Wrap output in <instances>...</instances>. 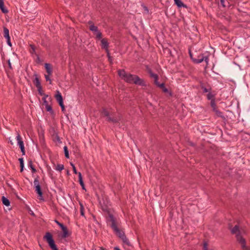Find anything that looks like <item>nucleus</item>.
I'll list each match as a JSON object with an SVG mask.
<instances>
[{
    "mask_svg": "<svg viewBox=\"0 0 250 250\" xmlns=\"http://www.w3.org/2000/svg\"><path fill=\"white\" fill-rule=\"evenodd\" d=\"M6 40H7V43L8 44V45L9 46H10V47L12 46V43L11 42V41H10V38H8V39H6Z\"/></svg>",
    "mask_w": 250,
    "mask_h": 250,
    "instance_id": "44",
    "label": "nucleus"
},
{
    "mask_svg": "<svg viewBox=\"0 0 250 250\" xmlns=\"http://www.w3.org/2000/svg\"><path fill=\"white\" fill-rule=\"evenodd\" d=\"M148 73L149 74L150 77L151 78H153L154 79V83L155 85H157L158 84V76L157 74L153 73L151 69L148 70Z\"/></svg>",
    "mask_w": 250,
    "mask_h": 250,
    "instance_id": "9",
    "label": "nucleus"
},
{
    "mask_svg": "<svg viewBox=\"0 0 250 250\" xmlns=\"http://www.w3.org/2000/svg\"><path fill=\"white\" fill-rule=\"evenodd\" d=\"M34 186H37V185H40L39 180V177H37L34 181Z\"/></svg>",
    "mask_w": 250,
    "mask_h": 250,
    "instance_id": "38",
    "label": "nucleus"
},
{
    "mask_svg": "<svg viewBox=\"0 0 250 250\" xmlns=\"http://www.w3.org/2000/svg\"><path fill=\"white\" fill-rule=\"evenodd\" d=\"M0 9L2 12L4 14H6L8 12V10L4 7V0H0Z\"/></svg>",
    "mask_w": 250,
    "mask_h": 250,
    "instance_id": "15",
    "label": "nucleus"
},
{
    "mask_svg": "<svg viewBox=\"0 0 250 250\" xmlns=\"http://www.w3.org/2000/svg\"><path fill=\"white\" fill-rule=\"evenodd\" d=\"M213 111L215 113L216 115L218 117L221 118L223 120L226 119L225 117L223 115V113L221 111H219L217 108Z\"/></svg>",
    "mask_w": 250,
    "mask_h": 250,
    "instance_id": "21",
    "label": "nucleus"
},
{
    "mask_svg": "<svg viewBox=\"0 0 250 250\" xmlns=\"http://www.w3.org/2000/svg\"><path fill=\"white\" fill-rule=\"evenodd\" d=\"M63 149H64V152L65 157L66 158H69V152H68V150L67 147L66 146H64V147H63Z\"/></svg>",
    "mask_w": 250,
    "mask_h": 250,
    "instance_id": "32",
    "label": "nucleus"
},
{
    "mask_svg": "<svg viewBox=\"0 0 250 250\" xmlns=\"http://www.w3.org/2000/svg\"><path fill=\"white\" fill-rule=\"evenodd\" d=\"M120 120H121V119H120V117H109L107 119V121L108 122H112V123H114V124L119 123V121H120Z\"/></svg>",
    "mask_w": 250,
    "mask_h": 250,
    "instance_id": "14",
    "label": "nucleus"
},
{
    "mask_svg": "<svg viewBox=\"0 0 250 250\" xmlns=\"http://www.w3.org/2000/svg\"><path fill=\"white\" fill-rule=\"evenodd\" d=\"M55 223H56L58 225H59L60 224V222H59V221H58V220H55Z\"/></svg>",
    "mask_w": 250,
    "mask_h": 250,
    "instance_id": "54",
    "label": "nucleus"
},
{
    "mask_svg": "<svg viewBox=\"0 0 250 250\" xmlns=\"http://www.w3.org/2000/svg\"><path fill=\"white\" fill-rule=\"evenodd\" d=\"M106 53L107 54V57L108 58V61L110 63H112L113 59L112 57L110 56L109 50L107 51V52H106Z\"/></svg>",
    "mask_w": 250,
    "mask_h": 250,
    "instance_id": "36",
    "label": "nucleus"
},
{
    "mask_svg": "<svg viewBox=\"0 0 250 250\" xmlns=\"http://www.w3.org/2000/svg\"><path fill=\"white\" fill-rule=\"evenodd\" d=\"M174 0V2H175V4H176L178 7H185V8L187 7V5L186 4H184L181 1V0Z\"/></svg>",
    "mask_w": 250,
    "mask_h": 250,
    "instance_id": "23",
    "label": "nucleus"
},
{
    "mask_svg": "<svg viewBox=\"0 0 250 250\" xmlns=\"http://www.w3.org/2000/svg\"><path fill=\"white\" fill-rule=\"evenodd\" d=\"M20 165V172H22L23 171L24 168V161L23 158H20L19 159Z\"/></svg>",
    "mask_w": 250,
    "mask_h": 250,
    "instance_id": "26",
    "label": "nucleus"
},
{
    "mask_svg": "<svg viewBox=\"0 0 250 250\" xmlns=\"http://www.w3.org/2000/svg\"><path fill=\"white\" fill-rule=\"evenodd\" d=\"M45 108L47 111L50 112V114L54 115V111L52 109V106L50 105H46Z\"/></svg>",
    "mask_w": 250,
    "mask_h": 250,
    "instance_id": "29",
    "label": "nucleus"
},
{
    "mask_svg": "<svg viewBox=\"0 0 250 250\" xmlns=\"http://www.w3.org/2000/svg\"><path fill=\"white\" fill-rule=\"evenodd\" d=\"M203 249H204V250H208V243L207 242H204V243Z\"/></svg>",
    "mask_w": 250,
    "mask_h": 250,
    "instance_id": "43",
    "label": "nucleus"
},
{
    "mask_svg": "<svg viewBox=\"0 0 250 250\" xmlns=\"http://www.w3.org/2000/svg\"><path fill=\"white\" fill-rule=\"evenodd\" d=\"M43 97L42 98V100L43 101V102H44V101H46V98H47L48 97V95H46V94H44L43 95Z\"/></svg>",
    "mask_w": 250,
    "mask_h": 250,
    "instance_id": "46",
    "label": "nucleus"
},
{
    "mask_svg": "<svg viewBox=\"0 0 250 250\" xmlns=\"http://www.w3.org/2000/svg\"><path fill=\"white\" fill-rule=\"evenodd\" d=\"M125 81L129 83H134L141 86H146V84L144 80L139 78V76L136 75L131 74H127Z\"/></svg>",
    "mask_w": 250,
    "mask_h": 250,
    "instance_id": "3",
    "label": "nucleus"
},
{
    "mask_svg": "<svg viewBox=\"0 0 250 250\" xmlns=\"http://www.w3.org/2000/svg\"><path fill=\"white\" fill-rule=\"evenodd\" d=\"M200 86L203 90V93H207L211 91L212 88L209 84L202 82H200Z\"/></svg>",
    "mask_w": 250,
    "mask_h": 250,
    "instance_id": "7",
    "label": "nucleus"
},
{
    "mask_svg": "<svg viewBox=\"0 0 250 250\" xmlns=\"http://www.w3.org/2000/svg\"><path fill=\"white\" fill-rule=\"evenodd\" d=\"M101 46L102 49L105 50V52L109 51V42L106 38H102L101 40Z\"/></svg>",
    "mask_w": 250,
    "mask_h": 250,
    "instance_id": "8",
    "label": "nucleus"
},
{
    "mask_svg": "<svg viewBox=\"0 0 250 250\" xmlns=\"http://www.w3.org/2000/svg\"><path fill=\"white\" fill-rule=\"evenodd\" d=\"M17 140L18 141V145L22 152V155H24L25 154V150L24 149L23 142L22 140L21 135L19 133H18L17 136Z\"/></svg>",
    "mask_w": 250,
    "mask_h": 250,
    "instance_id": "6",
    "label": "nucleus"
},
{
    "mask_svg": "<svg viewBox=\"0 0 250 250\" xmlns=\"http://www.w3.org/2000/svg\"><path fill=\"white\" fill-rule=\"evenodd\" d=\"M110 223V227L112 229L115 234L122 240L123 242L127 246H130V243L128 239L126 238L124 231L120 229L118 227L119 223L117 219L112 214H109V217L107 219V223Z\"/></svg>",
    "mask_w": 250,
    "mask_h": 250,
    "instance_id": "1",
    "label": "nucleus"
},
{
    "mask_svg": "<svg viewBox=\"0 0 250 250\" xmlns=\"http://www.w3.org/2000/svg\"><path fill=\"white\" fill-rule=\"evenodd\" d=\"M80 205V212L82 216H84V207L83 204L81 202L79 203Z\"/></svg>",
    "mask_w": 250,
    "mask_h": 250,
    "instance_id": "35",
    "label": "nucleus"
},
{
    "mask_svg": "<svg viewBox=\"0 0 250 250\" xmlns=\"http://www.w3.org/2000/svg\"><path fill=\"white\" fill-rule=\"evenodd\" d=\"M59 105L61 106V107H62V106H64V104H63V101H62V102H61L59 103Z\"/></svg>",
    "mask_w": 250,
    "mask_h": 250,
    "instance_id": "49",
    "label": "nucleus"
},
{
    "mask_svg": "<svg viewBox=\"0 0 250 250\" xmlns=\"http://www.w3.org/2000/svg\"><path fill=\"white\" fill-rule=\"evenodd\" d=\"M94 33V34L96 36V39L97 40H100L102 38V32L99 30L98 28L97 27V30L96 31H92Z\"/></svg>",
    "mask_w": 250,
    "mask_h": 250,
    "instance_id": "18",
    "label": "nucleus"
},
{
    "mask_svg": "<svg viewBox=\"0 0 250 250\" xmlns=\"http://www.w3.org/2000/svg\"><path fill=\"white\" fill-rule=\"evenodd\" d=\"M10 144H11V145H13V143H12V142L11 141H10Z\"/></svg>",
    "mask_w": 250,
    "mask_h": 250,
    "instance_id": "59",
    "label": "nucleus"
},
{
    "mask_svg": "<svg viewBox=\"0 0 250 250\" xmlns=\"http://www.w3.org/2000/svg\"><path fill=\"white\" fill-rule=\"evenodd\" d=\"M118 74L122 79L125 81V78H126L127 73H126L124 69H119L118 70Z\"/></svg>",
    "mask_w": 250,
    "mask_h": 250,
    "instance_id": "11",
    "label": "nucleus"
},
{
    "mask_svg": "<svg viewBox=\"0 0 250 250\" xmlns=\"http://www.w3.org/2000/svg\"><path fill=\"white\" fill-rule=\"evenodd\" d=\"M89 25V29L91 31H96L97 30V26H95L93 22L92 21H89L87 22Z\"/></svg>",
    "mask_w": 250,
    "mask_h": 250,
    "instance_id": "12",
    "label": "nucleus"
},
{
    "mask_svg": "<svg viewBox=\"0 0 250 250\" xmlns=\"http://www.w3.org/2000/svg\"><path fill=\"white\" fill-rule=\"evenodd\" d=\"M44 66L46 71V72L49 75H52V69L51 66L50 64L46 63L44 64Z\"/></svg>",
    "mask_w": 250,
    "mask_h": 250,
    "instance_id": "17",
    "label": "nucleus"
},
{
    "mask_svg": "<svg viewBox=\"0 0 250 250\" xmlns=\"http://www.w3.org/2000/svg\"><path fill=\"white\" fill-rule=\"evenodd\" d=\"M29 46L30 47V49H29V51L30 53L33 55V54H35L36 55L37 54L36 52V46L35 45L32 44H30Z\"/></svg>",
    "mask_w": 250,
    "mask_h": 250,
    "instance_id": "22",
    "label": "nucleus"
},
{
    "mask_svg": "<svg viewBox=\"0 0 250 250\" xmlns=\"http://www.w3.org/2000/svg\"><path fill=\"white\" fill-rule=\"evenodd\" d=\"M102 114L105 116L107 117V119L109 117V112L105 109L104 108L102 110Z\"/></svg>",
    "mask_w": 250,
    "mask_h": 250,
    "instance_id": "33",
    "label": "nucleus"
},
{
    "mask_svg": "<svg viewBox=\"0 0 250 250\" xmlns=\"http://www.w3.org/2000/svg\"><path fill=\"white\" fill-rule=\"evenodd\" d=\"M35 191H36V193L38 194L39 196L42 197L43 193H42L40 185H37V186H35Z\"/></svg>",
    "mask_w": 250,
    "mask_h": 250,
    "instance_id": "20",
    "label": "nucleus"
},
{
    "mask_svg": "<svg viewBox=\"0 0 250 250\" xmlns=\"http://www.w3.org/2000/svg\"><path fill=\"white\" fill-rule=\"evenodd\" d=\"M67 175H69V171H68V170H67Z\"/></svg>",
    "mask_w": 250,
    "mask_h": 250,
    "instance_id": "58",
    "label": "nucleus"
},
{
    "mask_svg": "<svg viewBox=\"0 0 250 250\" xmlns=\"http://www.w3.org/2000/svg\"><path fill=\"white\" fill-rule=\"evenodd\" d=\"M43 104L45 105V106H46V105H49L47 101H44Z\"/></svg>",
    "mask_w": 250,
    "mask_h": 250,
    "instance_id": "52",
    "label": "nucleus"
},
{
    "mask_svg": "<svg viewBox=\"0 0 250 250\" xmlns=\"http://www.w3.org/2000/svg\"><path fill=\"white\" fill-rule=\"evenodd\" d=\"M28 165H29V167L31 169L32 172L33 173H35L37 171V170H36V168L34 167L32 161L31 160H29Z\"/></svg>",
    "mask_w": 250,
    "mask_h": 250,
    "instance_id": "28",
    "label": "nucleus"
},
{
    "mask_svg": "<svg viewBox=\"0 0 250 250\" xmlns=\"http://www.w3.org/2000/svg\"><path fill=\"white\" fill-rule=\"evenodd\" d=\"M78 177H79V182L81 186L82 189L83 190H86V189L85 188V186L83 183V180L82 175L81 172L78 173Z\"/></svg>",
    "mask_w": 250,
    "mask_h": 250,
    "instance_id": "16",
    "label": "nucleus"
},
{
    "mask_svg": "<svg viewBox=\"0 0 250 250\" xmlns=\"http://www.w3.org/2000/svg\"><path fill=\"white\" fill-rule=\"evenodd\" d=\"M64 169V166L62 164H58L55 168V169L61 171L62 170Z\"/></svg>",
    "mask_w": 250,
    "mask_h": 250,
    "instance_id": "31",
    "label": "nucleus"
},
{
    "mask_svg": "<svg viewBox=\"0 0 250 250\" xmlns=\"http://www.w3.org/2000/svg\"><path fill=\"white\" fill-rule=\"evenodd\" d=\"M100 250H105V249L103 247H100Z\"/></svg>",
    "mask_w": 250,
    "mask_h": 250,
    "instance_id": "57",
    "label": "nucleus"
},
{
    "mask_svg": "<svg viewBox=\"0 0 250 250\" xmlns=\"http://www.w3.org/2000/svg\"><path fill=\"white\" fill-rule=\"evenodd\" d=\"M1 200H2V203L3 205H4L5 206H6L7 207H8L10 206V202L9 200L7 198H6L5 197L3 196H2Z\"/></svg>",
    "mask_w": 250,
    "mask_h": 250,
    "instance_id": "24",
    "label": "nucleus"
},
{
    "mask_svg": "<svg viewBox=\"0 0 250 250\" xmlns=\"http://www.w3.org/2000/svg\"><path fill=\"white\" fill-rule=\"evenodd\" d=\"M43 238L46 240L52 250H59L55 243L51 233L49 232H46L45 235L43 236Z\"/></svg>",
    "mask_w": 250,
    "mask_h": 250,
    "instance_id": "4",
    "label": "nucleus"
},
{
    "mask_svg": "<svg viewBox=\"0 0 250 250\" xmlns=\"http://www.w3.org/2000/svg\"><path fill=\"white\" fill-rule=\"evenodd\" d=\"M144 9H145L146 11L147 12H148V8H147V7H146V6H144Z\"/></svg>",
    "mask_w": 250,
    "mask_h": 250,
    "instance_id": "55",
    "label": "nucleus"
},
{
    "mask_svg": "<svg viewBox=\"0 0 250 250\" xmlns=\"http://www.w3.org/2000/svg\"><path fill=\"white\" fill-rule=\"evenodd\" d=\"M215 94H212L211 91L208 92V94L207 95V99L208 100L211 101L212 100H215Z\"/></svg>",
    "mask_w": 250,
    "mask_h": 250,
    "instance_id": "27",
    "label": "nucleus"
},
{
    "mask_svg": "<svg viewBox=\"0 0 250 250\" xmlns=\"http://www.w3.org/2000/svg\"><path fill=\"white\" fill-rule=\"evenodd\" d=\"M70 165H71V166H72V167L73 172H74L75 174H78V173H79V172H77V169H76V167H75V165H74L72 163H70Z\"/></svg>",
    "mask_w": 250,
    "mask_h": 250,
    "instance_id": "39",
    "label": "nucleus"
},
{
    "mask_svg": "<svg viewBox=\"0 0 250 250\" xmlns=\"http://www.w3.org/2000/svg\"><path fill=\"white\" fill-rule=\"evenodd\" d=\"M114 250H121L118 247H116L114 248Z\"/></svg>",
    "mask_w": 250,
    "mask_h": 250,
    "instance_id": "56",
    "label": "nucleus"
},
{
    "mask_svg": "<svg viewBox=\"0 0 250 250\" xmlns=\"http://www.w3.org/2000/svg\"><path fill=\"white\" fill-rule=\"evenodd\" d=\"M61 109H62V111L64 113V111H65V107L64 106H62L61 107Z\"/></svg>",
    "mask_w": 250,
    "mask_h": 250,
    "instance_id": "53",
    "label": "nucleus"
},
{
    "mask_svg": "<svg viewBox=\"0 0 250 250\" xmlns=\"http://www.w3.org/2000/svg\"><path fill=\"white\" fill-rule=\"evenodd\" d=\"M102 209L104 211L107 212L108 214L107 216L106 217V221L107 222V219L109 217V214L111 213H110L109 209L107 207L102 208Z\"/></svg>",
    "mask_w": 250,
    "mask_h": 250,
    "instance_id": "34",
    "label": "nucleus"
},
{
    "mask_svg": "<svg viewBox=\"0 0 250 250\" xmlns=\"http://www.w3.org/2000/svg\"><path fill=\"white\" fill-rule=\"evenodd\" d=\"M55 97L58 103L63 101V98L62 94L58 90L57 91V94L55 95Z\"/></svg>",
    "mask_w": 250,
    "mask_h": 250,
    "instance_id": "19",
    "label": "nucleus"
},
{
    "mask_svg": "<svg viewBox=\"0 0 250 250\" xmlns=\"http://www.w3.org/2000/svg\"><path fill=\"white\" fill-rule=\"evenodd\" d=\"M7 62H8V67H9V68L10 69H12V67L11 63V62H10V60H8Z\"/></svg>",
    "mask_w": 250,
    "mask_h": 250,
    "instance_id": "45",
    "label": "nucleus"
},
{
    "mask_svg": "<svg viewBox=\"0 0 250 250\" xmlns=\"http://www.w3.org/2000/svg\"><path fill=\"white\" fill-rule=\"evenodd\" d=\"M68 236V230L66 231L63 232V234H62V238H66Z\"/></svg>",
    "mask_w": 250,
    "mask_h": 250,
    "instance_id": "41",
    "label": "nucleus"
},
{
    "mask_svg": "<svg viewBox=\"0 0 250 250\" xmlns=\"http://www.w3.org/2000/svg\"><path fill=\"white\" fill-rule=\"evenodd\" d=\"M62 229L63 232L66 231L68 230L66 226H64Z\"/></svg>",
    "mask_w": 250,
    "mask_h": 250,
    "instance_id": "48",
    "label": "nucleus"
},
{
    "mask_svg": "<svg viewBox=\"0 0 250 250\" xmlns=\"http://www.w3.org/2000/svg\"><path fill=\"white\" fill-rule=\"evenodd\" d=\"M210 106L212 107L213 110L217 108L215 103V99L210 101Z\"/></svg>",
    "mask_w": 250,
    "mask_h": 250,
    "instance_id": "30",
    "label": "nucleus"
},
{
    "mask_svg": "<svg viewBox=\"0 0 250 250\" xmlns=\"http://www.w3.org/2000/svg\"><path fill=\"white\" fill-rule=\"evenodd\" d=\"M59 105L61 106V107H62V106H64V104H63V101H62V102H61L59 103Z\"/></svg>",
    "mask_w": 250,
    "mask_h": 250,
    "instance_id": "50",
    "label": "nucleus"
},
{
    "mask_svg": "<svg viewBox=\"0 0 250 250\" xmlns=\"http://www.w3.org/2000/svg\"><path fill=\"white\" fill-rule=\"evenodd\" d=\"M58 226L61 228V229H62L65 226L64 225H63V224H62L61 223H60V224Z\"/></svg>",
    "mask_w": 250,
    "mask_h": 250,
    "instance_id": "51",
    "label": "nucleus"
},
{
    "mask_svg": "<svg viewBox=\"0 0 250 250\" xmlns=\"http://www.w3.org/2000/svg\"><path fill=\"white\" fill-rule=\"evenodd\" d=\"M190 57L192 60V61L195 63H199L202 62L203 61H205L207 65H208L209 58L208 56H204L203 54H200L198 55L196 58L193 57V55L191 53L190 51H189Z\"/></svg>",
    "mask_w": 250,
    "mask_h": 250,
    "instance_id": "5",
    "label": "nucleus"
},
{
    "mask_svg": "<svg viewBox=\"0 0 250 250\" xmlns=\"http://www.w3.org/2000/svg\"><path fill=\"white\" fill-rule=\"evenodd\" d=\"M3 36L6 39L10 38L9 30L6 27H3Z\"/></svg>",
    "mask_w": 250,
    "mask_h": 250,
    "instance_id": "25",
    "label": "nucleus"
},
{
    "mask_svg": "<svg viewBox=\"0 0 250 250\" xmlns=\"http://www.w3.org/2000/svg\"><path fill=\"white\" fill-rule=\"evenodd\" d=\"M36 56H37V59H36V62L38 63H40L41 62V60L40 59V58L39 55L36 54Z\"/></svg>",
    "mask_w": 250,
    "mask_h": 250,
    "instance_id": "42",
    "label": "nucleus"
},
{
    "mask_svg": "<svg viewBox=\"0 0 250 250\" xmlns=\"http://www.w3.org/2000/svg\"><path fill=\"white\" fill-rule=\"evenodd\" d=\"M34 76H35V79L33 80V83L36 86V87H38L41 86V84L39 78L38 77V75L36 73L34 74Z\"/></svg>",
    "mask_w": 250,
    "mask_h": 250,
    "instance_id": "13",
    "label": "nucleus"
},
{
    "mask_svg": "<svg viewBox=\"0 0 250 250\" xmlns=\"http://www.w3.org/2000/svg\"><path fill=\"white\" fill-rule=\"evenodd\" d=\"M158 87L162 88L163 92L164 93H169V96H172V94L171 93V92H169L168 90V89L167 88H166L165 86V83H158V84L156 85Z\"/></svg>",
    "mask_w": 250,
    "mask_h": 250,
    "instance_id": "10",
    "label": "nucleus"
},
{
    "mask_svg": "<svg viewBox=\"0 0 250 250\" xmlns=\"http://www.w3.org/2000/svg\"><path fill=\"white\" fill-rule=\"evenodd\" d=\"M37 89H38V92H39V94L41 95V96H43L44 95V93H43L42 90V86H40V87H37Z\"/></svg>",
    "mask_w": 250,
    "mask_h": 250,
    "instance_id": "37",
    "label": "nucleus"
},
{
    "mask_svg": "<svg viewBox=\"0 0 250 250\" xmlns=\"http://www.w3.org/2000/svg\"><path fill=\"white\" fill-rule=\"evenodd\" d=\"M221 4L223 6L225 7V0H220Z\"/></svg>",
    "mask_w": 250,
    "mask_h": 250,
    "instance_id": "47",
    "label": "nucleus"
},
{
    "mask_svg": "<svg viewBox=\"0 0 250 250\" xmlns=\"http://www.w3.org/2000/svg\"><path fill=\"white\" fill-rule=\"evenodd\" d=\"M232 234H236L237 240L241 245L242 249L243 250H250V249L246 245L245 239L241 235L240 230L238 225H235L231 229Z\"/></svg>",
    "mask_w": 250,
    "mask_h": 250,
    "instance_id": "2",
    "label": "nucleus"
},
{
    "mask_svg": "<svg viewBox=\"0 0 250 250\" xmlns=\"http://www.w3.org/2000/svg\"><path fill=\"white\" fill-rule=\"evenodd\" d=\"M50 75H49V74H47V75H45L44 76H45V78L46 81H49V83L51 84L52 81H51V80L50 79V77H49Z\"/></svg>",
    "mask_w": 250,
    "mask_h": 250,
    "instance_id": "40",
    "label": "nucleus"
}]
</instances>
